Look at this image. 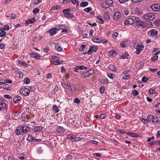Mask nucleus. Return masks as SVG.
I'll return each instance as SVG.
<instances>
[{
  "mask_svg": "<svg viewBox=\"0 0 160 160\" xmlns=\"http://www.w3.org/2000/svg\"><path fill=\"white\" fill-rule=\"evenodd\" d=\"M69 88H70L71 91L73 92H75L76 91L77 89L75 86L73 84H71L70 83H69Z\"/></svg>",
  "mask_w": 160,
  "mask_h": 160,
  "instance_id": "17",
  "label": "nucleus"
},
{
  "mask_svg": "<svg viewBox=\"0 0 160 160\" xmlns=\"http://www.w3.org/2000/svg\"><path fill=\"white\" fill-rule=\"evenodd\" d=\"M158 4H155L154 5H152L151 6V8L153 10V11H158Z\"/></svg>",
  "mask_w": 160,
  "mask_h": 160,
  "instance_id": "16",
  "label": "nucleus"
},
{
  "mask_svg": "<svg viewBox=\"0 0 160 160\" xmlns=\"http://www.w3.org/2000/svg\"><path fill=\"white\" fill-rule=\"evenodd\" d=\"M103 16L104 18V19L106 20H109L110 18L108 12H107L106 13H104Z\"/></svg>",
  "mask_w": 160,
  "mask_h": 160,
  "instance_id": "30",
  "label": "nucleus"
},
{
  "mask_svg": "<svg viewBox=\"0 0 160 160\" xmlns=\"http://www.w3.org/2000/svg\"><path fill=\"white\" fill-rule=\"evenodd\" d=\"M134 48L136 49L142 50L144 48V46L142 42L137 43L134 45Z\"/></svg>",
  "mask_w": 160,
  "mask_h": 160,
  "instance_id": "8",
  "label": "nucleus"
},
{
  "mask_svg": "<svg viewBox=\"0 0 160 160\" xmlns=\"http://www.w3.org/2000/svg\"><path fill=\"white\" fill-rule=\"evenodd\" d=\"M68 9H64L63 10L62 12L65 15H64V17L66 18H69L70 17V18H72L73 17V14L70 12H68Z\"/></svg>",
  "mask_w": 160,
  "mask_h": 160,
  "instance_id": "7",
  "label": "nucleus"
},
{
  "mask_svg": "<svg viewBox=\"0 0 160 160\" xmlns=\"http://www.w3.org/2000/svg\"><path fill=\"white\" fill-rule=\"evenodd\" d=\"M142 17L145 19L152 20L155 18V15L153 13H149L144 15Z\"/></svg>",
  "mask_w": 160,
  "mask_h": 160,
  "instance_id": "3",
  "label": "nucleus"
},
{
  "mask_svg": "<svg viewBox=\"0 0 160 160\" xmlns=\"http://www.w3.org/2000/svg\"><path fill=\"white\" fill-rule=\"evenodd\" d=\"M29 119V117L28 116H26L25 118L23 117L22 118V120L24 121H27Z\"/></svg>",
  "mask_w": 160,
  "mask_h": 160,
  "instance_id": "63",
  "label": "nucleus"
},
{
  "mask_svg": "<svg viewBox=\"0 0 160 160\" xmlns=\"http://www.w3.org/2000/svg\"><path fill=\"white\" fill-rule=\"evenodd\" d=\"M98 48V47L97 46H91L89 50L88 51V54L90 55L91 54L93 51L96 52Z\"/></svg>",
  "mask_w": 160,
  "mask_h": 160,
  "instance_id": "9",
  "label": "nucleus"
},
{
  "mask_svg": "<svg viewBox=\"0 0 160 160\" xmlns=\"http://www.w3.org/2000/svg\"><path fill=\"white\" fill-rule=\"evenodd\" d=\"M21 100V97L19 96H17L14 97L13 99V101L14 103H17L18 101Z\"/></svg>",
  "mask_w": 160,
  "mask_h": 160,
  "instance_id": "25",
  "label": "nucleus"
},
{
  "mask_svg": "<svg viewBox=\"0 0 160 160\" xmlns=\"http://www.w3.org/2000/svg\"><path fill=\"white\" fill-rule=\"evenodd\" d=\"M155 24L158 26L160 25V20H156L154 21Z\"/></svg>",
  "mask_w": 160,
  "mask_h": 160,
  "instance_id": "62",
  "label": "nucleus"
},
{
  "mask_svg": "<svg viewBox=\"0 0 160 160\" xmlns=\"http://www.w3.org/2000/svg\"><path fill=\"white\" fill-rule=\"evenodd\" d=\"M97 18L99 20V22L101 24H103L104 23V21L102 19L101 16L99 15L98 16H97Z\"/></svg>",
  "mask_w": 160,
  "mask_h": 160,
  "instance_id": "37",
  "label": "nucleus"
},
{
  "mask_svg": "<svg viewBox=\"0 0 160 160\" xmlns=\"http://www.w3.org/2000/svg\"><path fill=\"white\" fill-rule=\"evenodd\" d=\"M148 92L150 94H155L156 93V92L155 90V89H153L151 88L149 90Z\"/></svg>",
  "mask_w": 160,
  "mask_h": 160,
  "instance_id": "35",
  "label": "nucleus"
},
{
  "mask_svg": "<svg viewBox=\"0 0 160 160\" xmlns=\"http://www.w3.org/2000/svg\"><path fill=\"white\" fill-rule=\"evenodd\" d=\"M134 20L136 26L140 27L143 28L145 27V25H144V22L141 21L137 17H135L134 18Z\"/></svg>",
  "mask_w": 160,
  "mask_h": 160,
  "instance_id": "1",
  "label": "nucleus"
},
{
  "mask_svg": "<svg viewBox=\"0 0 160 160\" xmlns=\"http://www.w3.org/2000/svg\"><path fill=\"white\" fill-rule=\"evenodd\" d=\"M107 76L109 78L112 79H113L115 77L114 75L111 73H108Z\"/></svg>",
  "mask_w": 160,
  "mask_h": 160,
  "instance_id": "42",
  "label": "nucleus"
},
{
  "mask_svg": "<svg viewBox=\"0 0 160 160\" xmlns=\"http://www.w3.org/2000/svg\"><path fill=\"white\" fill-rule=\"evenodd\" d=\"M49 33L51 36H53L56 33L55 28H53L50 29L49 31Z\"/></svg>",
  "mask_w": 160,
  "mask_h": 160,
  "instance_id": "22",
  "label": "nucleus"
},
{
  "mask_svg": "<svg viewBox=\"0 0 160 160\" xmlns=\"http://www.w3.org/2000/svg\"><path fill=\"white\" fill-rule=\"evenodd\" d=\"M6 106L5 103L2 102L0 103V110H1L2 108H5Z\"/></svg>",
  "mask_w": 160,
  "mask_h": 160,
  "instance_id": "36",
  "label": "nucleus"
},
{
  "mask_svg": "<svg viewBox=\"0 0 160 160\" xmlns=\"http://www.w3.org/2000/svg\"><path fill=\"white\" fill-rule=\"evenodd\" d=\"M65 130L64 128L60 126H58L57 127L56 131L58 132L61 133L64 132Z\"/></svg>",
  "mask_w": 160,
  "mask_h": 160,
  "instance_id": "14",
  "label": "nucleus"
},
{
  "mask_svg": "<svg viewBox=\"0 0 160 160\" xmlns=\"http://www.w3.org/2000/svg\"><path fill=\"white\" fill-rule=\"evenodd\" d=\"M128 42V41H125L122 42L120 43V45L121 47L124 48L126 47V45L127 44V43Z\"/></svg>",
  "mask_w": 160,
  "mask_h": 160,
  "instance_id": "38",
  "label": "nucleus"
},
{
  "mask_svg": "<svg viewBox=\"0 0 160 160\" xmlns=\"http://www.w3.org/2000/svg\"><path fill=\"white\" fill-rule=\"evenodd\" d=\"M106 117V115L104 114H101L99 116V118L101 119H103L104 118Z\"/></svg>",
  "mask_w": 160,
  "mask_h": 160,
  "instance_id": "61",
  "label": "nucleus"
},
{
  "mask_svg": "<svg viewBox=\"0 0 160 160\" xmlns=\"http://www.w3.org/2000/svg\"><path fill=\"white\" fill-rule=\"evenodd\" d=\"M158 32L155 29H152L148 32V35L152 37H157Z\"/></svg>",
  "mask_w": 160,
  "mask_h": 160,
  "instance_id": "5",
  "label": "nucleus"
},
{
  "mask_svg": "<svg viewBox=\"0 0 160 160\" xmlns=\"http://www.w3.org/2000/svg\"><path fill=\"white\" fill-rule=\"evenodd\" d=\"M23 131V133L27 132L30 130L29 128L27 126H24L22 127Z\"/></svg>",
  "mask_w": 160,
  "mask_h": 160,
  "instance_id": "29",
  "label": "nucleus"
},
{
  "mask_svg": "<svg viewBox=\"0 0 160 160\" xmlns=\"http://www.w3.org/2000/svg\"><path fill=\"white\" fill-rule=\"evenodd\" d=\"M112 3V0H108L107 1H105L102 4V7L107 8L110 7Z\"/></svg>",
  "mask_w": 160,
  "mask_h": 160,
  "instance_id": "6",
  "label": "nucleus"
},
{
  "mask_svg": "<svg viewBox=\"0 0 160 160\" xmlns=\"http://www.w3.org/2000/svg\"><path fill=\"white\" fill-rule=\"evenodd\" d=\"M36 20L35 18H32L28 19L25 22V24L28 25L29 24L33 23Z\"/></svg>",
  "mask_w": 160,
  "mask_h": 160,
  "instance_id": "15",
  "label": "nucleus"
},
{
  "mask_svg": "<svg viewBox=\"0 0 160 160\" xmlns=\"http://www.w3.org/2000/svg\"><path fill=\"white\" fill-rule=\"evenodd\" d=\"M130 78V76L129 75H124L122 78L123 79L128 80Z\"/></svg>",
  "mask_w": 160,
  "mask_h": 160,
  "instance_id": "56",
  "label": "nucleus"
},
{
  "mask_svg": "<svg viewBox=\"0 0 160 160\" xmlns=\"http://www.w3.org/2000/svg\"><path fill=\"white\" fill-rule=\"evenodd\" d=\"M5 45L3 43H1L0 44V49H3L5 48Z\"/></svg>",
  "mask_w": 160,
  "mask_h": 160,
  "instance_id": "58",
  "label": "nucleus"
},
{
  "mask_svg": "<svg viewBox=\"0 0 160 160\" xmlns=\"http://www.w3.org/2000/svg\"><path fill=\"white\" fill-rule=\"evenodd\" d=\"M2 29L5 30H8L10 29V28L9 25L7 24L4 26Z\"/></svg>",
  "mask_w": 160,
  "mask_h": 160,
  "instance_id": "49",
  "label": "nucleus"
},
{
  "mask_svg": "<svg viewBox=\"0 0 160 160\" xmlns=\"http://www.w3.org/2000/svg\"><path fill=\"white\" fill-rule=\"evenodd\" d=\"M85 47H86V45H85L84 44L82 45L81 46V47L80 48H79V51L81 52L83 51V49H84L85 48Z\"/></svg>",
  "mask_w": 160,
  "mask_h": 160,
  "instance_id": "55",
  "label": "nucleus"
},
{
  "mask_svg": "<svg viewBox=\"0 0 160 160\" xmlns=\"http://www.w3.org/2000/svg\"><path fill=\"white\" fill-rule=\"evenodd\" d=\"M39 11V9L37 8H35L33 9L32 12L34 14H35L38 12Z\"/></svg>",
  "mask_w": 160,
  "mask_h": 160,
  "instance_id": "48",
  "label": "nucleus"
},
{
  "mask_svg": "<svg viewBox=\"0 0 160 160\" xmlns=\"http://www.w3.org/2000/svg\"><path fill=\"white\" fill-rule=\"evenodd\" d=\"M108 68L110 70L114 72H116L117 71V69L115 68L114 66L112 64H109L108 66Z\"/></svg>",
  "mask_w": 160,
  "mask_h": 160,
  "instance_id": "23",
  "label": "nucleus"
},
{
  "mask_svg": "<svg viewBox=\"0 0 160 160\" xmlns=\"http://www.w3.org/2000/svg\"><path fill=\"white\" fill-rule=\"evenodd\" d=\"M144 25H145V27L147 26L148 27H151L152 26V23L148 20H145L144 21Z\"/></svg>",
  "mask_w": 160,
  "mask_h": 160,
  "instance_id": "18",
  "label": "nucleus"
},
{
  "mask_svg": "<svg viewBox=\"0 0 160 160\" xmlns=\"http://www.w3.org/2000/svg\"><path fill=\"white\" fill-rule=\"evenodd\" d=\"M141 121L144 124H147L149 122V120L148 119H145L144 118H141L140 119Z\"/></svg>",
  "mask_w": 160,
  "mask_h": 160,
  "instance_id": "33",
  "label": "nucleus"
},
{
  "mask_svg": "<svg viewBox=\"0 0 160 160\" xmlns=\"http://www.w3.org/2000/svg\"><path fill=\"white\" fill-rule=\"evenodd\" d=\"M31 57L33 58L37 59H39L40 58V56L38 53L32 52L30 54Z\"/></svg>",
  "mask_w": 160,
  "mask_h": 160,
  "instance_id": "13",
  "label": "nucleus"
},
{
  "mask_svg": "<svg viewBox=\"0 0 160 160\" xmlns=\"http://www.w3.org/2000/svg\"><path fill=\"white\" fill-rule=\"evenodd\" d=\"M18 63L19 64L22 65L23 66H24L25 67H28V65L26 63H25L21 61L20 60H19L18 61Z\"/></svg>",
  "mask_w": 160,
  "mask_h": 160,
  "instance_id": "28",
  "label": "nucleus"
},
{
  "mask_svg": "<svg viewBox=\"0 0 160 160\" xmlns=\"http://www.w3.org/2000/svg\"><path fill=\"white\" fill-rule=\"evenodd\" d=\"M52 109L55 113L58 112L59 111V109L57 105H53L52 107Z\"/></svg>",
  "mask_w": 160,
  "mask_h": 160,
  "instance_id": "27",
  "label": "nucleus"
},
{
  "mask_svg": "<svg viewBox=\"0 0 160 160\" xmlns=\"http://www.w3.org/2000/svg\"><path fill=\"white\" fill-rule=\"evenodd\" d=\"M30 92V89L27 88V87H24L20 90V93H22L24 96L29 95Z\"/></svg>",
  "mask_w": 160,
  "mask_h": 160,
  "instance_id": "2",
  "label": "nucleus"
},
{
  "mask_svg": "<svg viewBox=\"0 0 160 160\" xmlns=\"http://www.w3.org/2000/svg\"><path fill=\"white\" fill-rule=\"evenodd\" d=\"M78 67L80 70H86L87 69V67L86 66L82 65L79 66Z\"/></svg>",
  "mask_w": 160,
  "mask_h": 160,
  "instance_id": "52",
  "label": "nucleus"
},
{
  "mask_svg": "<svg viewBox=\"0 0 160 160\" xmlns=\"http://www.w3.org/2000/svg\"><path fill=\"white\" fill-rule=\"evenodd\" d=\"M148 79V78H147L146 77L144 76L142 77V81L143 82L145 83L147 82Z\"/></svg>",
  "mask_w": 160,
  "mask_h": 160,
  "instance_id": "40",
  "label": "nucleus"
},
{
  "mask_svg": "<svg viewBox=\"0 0 160 160\" xmlns=\"http://www.w3.org/2000/svg\"><path fill=\"white\" fill-rule=\"evenodd\" d=\"M118 35V32H114L112 35V37L113 38L116 39L117 38Z\"/></svg>",
  "mask_w": 160,
  "mask_h": 160,
  "instance_id": "47",
  "label": "nucleus"
},
{
  "mask_svg": "<svg viewBox=\"0 0 160 160\" xmlns=\"http://www.w3.org/2000/svg\"><path fill=\"white\" fill-rule=\"evenodd\" d=\"M129 56V55L128 53H123L121 56V58L124 59L125 58H128V56Z\"/></svg>",
  "mask_w": 160,
  "mask_h": 160,
  "instance_id": "26",
  "label": "nucleus"
},
{
  "mask_svg": "<svg viewBox=\"0 0 160 160\" xmlns=\"http://www.w3.org/2000/svg\"><path fill=\"white\" fill-rule=\"evenodd\" d=\"M131 137L134 138L138 137V135L136 133H131Z\"/></svg>",
  "mask_w": 160,
  "mask_h": 160,
  "instance_id": "57",
  "label": "nucleus"
},
{
  "mask_svg": "<svg viewBox=\"0 0 160 160\" xmlns=\"http://www.w3.org/2000/svg\"><path fill=\"white\" fill-rule=\"evenodd\" d=\"M27 139L30 142H33L34 138L31 135H29L27 138Z\"/></svg>",
  "mask_w": 160,
  "mask_h": 160,
  "instance_id": "39",
  "label": "nucleus"
},
{
  "mask_svg": "<svg viewBox=\"0 0 160 160\" xmlns=\"http://www.w3.org/2000/svg\"><path fill=\"white\" fill-rule=\"evenodd\" d=\"M61 85L62 87L65 89H68L69 88V84L68 83L67 84L62 83Z\"/></svg>",
  "mask_w": 160,
  "mask_h": 160,
  "instance_id": "34",
  "label": "nucleus"
},
{
  "mask_svg": "<svg viewBox=\"0 0 160 160\" xmlns=\"http://www.w3.org/2000/svg\"><path fill=\"white\" fill-rule=\"evenodd\" d=\"M18 74L19 78H23V73L22 71H19L18 72Z\"/></svg>",
  "mask_w": 160,
  "mask_h": 160,
  "instance_id": "54",
  "label": "nucleus"
},
{
  "mask_svg": "<svg viewBox=\"0 0 160 160\" xmlns=\"http://www.w3.org/2000/svg\"><path fill=\"white\" fill-rule=\"evenodd\" d=\"M62 61L61 60H57L56 61H55L53 62V64L55 65H58L59 64H61L62 63Z\"/></svg>",
  "mask_w": 160,
  "mask_h": 160,
  "instance_id": "41",
  "label": "nucleus"
},
{
  "mask_svg": "<svg viewBox=\"0 0 160 160\" xmlns=\"http://www.w3.org/2000/svg\"><path fill=\"white\" fill-rule=\"evenodd\" d=\"M54 44H55V48L56 50L58 52H61L62 51V48L58 43H55Z\"/></svg>",
  "mask_w": 160,
  "mask_h": 160,
  "instance_id": "19",
  "label": "nucleus"
},
{
  "mask_svg": "<svg viewBox=\"0 0 160 160\" xmlns=\"http://www.w3.org/2000/svg\"><path fill=\"white\" fill-rule=\"evenodd\" d=\"M117 132L118 133H125V132L122 129L118 130L117 131Z\"/></svg>",
  "mask_w": 160,
  "mask_h": 160,
  "instance_id": "60",
  "label": "nucleus"
},
{
  "mask_svg": "<svg viewBox=\"0 0 160 160\" xmlns=\"http://www.w3.org/2000/svg\"><path fill=\"white\" fill-rule=\"evenodd\" d=\"M92 8L90 7L85 8L84 9V11L86 12H89L92 10Z\"/></svg>",
  "mask_w": 160,
  "mask_h": 160,
  "instance_id": "45",
  "label": "nucleus"
},
{
  "mask_svg": "<svg viewBox=\"0 0 160 160\" xmlns=\"http://www.w3.org/2000/svg\"><path fill=\"white\" fill-rule=\"evenodd\" d=\"M101 82L104 84H107L108 82V79L106 78L102 79Z\"/></svg>",
  "mask_w": 160,
  "mask_h": 160,
  "instance_id": "50",
  "label": "nucleus"
},
{
  "mask_svg": "<svg viewBox=\"0 0 160 160\" xmlns=\"http://www.w3.org/2000/svg\"><path fill=\"white\" fill-rule=\"evenodd\" d=\"M94 70L92 69H90L88 71H87L86 73V76L89 77L94 72Z\"/></svg>",
  "mask_w": 160,
  "mask_h": 160,
  "instance_id": "21",
  "label": "nucleus"
},
{
  "mask_svg": "<svg viewBox=\"0 0 160 160\" xmlns=\"http://www.w3.org/2000/svg\"><path fill=\"white\" fill-rule=\"evenodd\" d=\"M158 57L157 55H155L152 57L151 59L153 61H156L158 59Z\"/></svg>",
  "mask_w": 160,
  "mask_h": 160,
  "instance_id": "59",
  "label": "nucleus"
},
{
  "mask_svg": "<svg viewBox=\"0 0 160 160\" xmlns=\"http://www.w3.org/2000/svg\"><path fill=\"white\" fill-rule=\"evenodd\" d=\"M30 79L28 78H26L24 79V82L25 83L28 84L30 82Z\"/></svg>",
  "mask_w": 160,
  "mask_h": 160,
  "instance_id": "43",
  "label": "nucleus"
},
{
  "mask_svg": "<svg viewBox=\"0 0 160 160\" xmlns=\"http://www.w3.org/2000/svg\"><path fill=\"white\" fill-rule=\"evenodd\" d=\"M109 55H116L117 54V52L116 51L114 50H111L110 51L108 52Z\"/></svg>",
  "mask_w": 160,
  "mask_h": 160,
  "instance_id": "31",
  "label": "nucleus"
},
{
  "mask_svg": "<svg viewBox=\"0 0 160 160\" xmlns=\"http://www.w3.org/2000/svg\"><path fill=\"white\" fill-rule=\"evenodd\" d=\"M105 88L104 86H101L100 88L99 92L101 93H103L105 91Z\"/></svg>",
  "mask_w": 160,
  "mask_h": 160,
  "instance_id": "44",
  "label": "nucleus"
},
{
  "mask_svg": "<svg viewBox=\"0 0 160 160\" xmlns=\"http://www.w3.org/2000/svg\"><path fill=\"white\" fill-rule=\"evenodd\" d=\"M15 132L17 135H21L23 133V131L22 127L21 126L18 127L15 130Z\"/></svg>",
  "mask_w": 160,
  "mask_h": 160,
  "instance_id": "10",
  "label": "nucleus"
},
{
  "mask_svg": "<svg viewBox=\"0 0 160 160\" xmlns=\"http://www.w3.org/2000/svg\"><path fill=\"white\" fill-rule=\"evenodd\" d=\"M42 129V126H36L34 127L33 131L37 132L41 130Z\"/></svg>",
  "mask_w": 160,
  "mask_h": 160,
  "instance_id": "20",
  "label": "nucleus"
},
{
  "mask_svg": "<svg viewBox=\"0 0 160 160\" xmlns=\"http://www.w3.org/2000/svg\"><path fill=\"white\" fill-rule=\"evenodd\" d=\"M88 3L87 2H82L80 4V6L81 7H84L88 6Z\"/></svg>",
  "mask_w": 160,
  "mask_h": 160,
  "instance_id": "32",
  "label": "nucleus"
},
{
  "mask_svg": "<svg viewBox=\"0 0 160 160\" xmlns=\"http://www.w3.org/2000/svg\"><path fill=\"white\" fill-rule=\"evenodd\" d=\"M80 101V100L78 98H75L74 100V102L77 104H79Z\"/></svg>",
  "mask_w": 160,
  "mask_h": 160,
  "instance_id": "51",
  "label": "nucleus"
},
{
  "mask_svg": "<svg viewBox=\"0 0 160 160\" xmlns=\"http://www.w3.org/2000/svg\"><path fill=\"white\" fill-rule=\"evenodd\" d=\"M121 16L120 12H115L113 15V17L114 19L117 20Z\"/></svg>",
  "mask_w": 160,
  "mask_h": 160,
  "instance_id": "12",
  "label": "nucleus"
},
{
  "mask_svg": "<svg viewBox=\"0 0 160 160\" xmlns=\"http://www.w3.org/2000/svg\"><path fill=\"white\" fill-rule=\"evenodd\" d=\"M6 34V33L4 31H2L0 32V36L1 37H3L5 36Z\"/></svg>",
  "mask_w": 160,
  "mask_h": 160,
  "instance_id": "46",
  "label": "nucleus"
},
{
  "mask_svg": "<svg viewBox=\"0 0 160 160\" xmlns=\"http://www.w3.org/2000/svg\"><path fill=\"white\" fill-rule=\"evenodd\" d=\"M134 18H127L126 20L124 22V24L126 25L132 24L134 23Z\"/></svg>",
  "mask_w": 160,
  "mask_h": 160,
  "instance_id": "11",
  "label": "nucleus"
},
{
  "mask_svg": "<svg viewBox=\"0 0 160 160\" xmlns=\"http://www.w3.org/2000/svg\"><path fill=\"white\" fill-rule=\"evenodd\" d=\"M147 118L149 120V122L152 120V123L158 122L159 121V119L158 117L156 116L154 117L152 115H149L147 116Z\"/></svg>",
  "mask_w": 160,
  "mask_h": 160,
  "instance_id": "4",
  "label": "nucleus"
},
{
  "mask_svg": "<svg viewBox=\"0 0 160 160\" xmlns=\"http://www.w3.org/2000/svg\"><path fill=\"white\" fill-rule=\"evenodd\" d=\"M44 51L45 52H48L49 51V48L47 46H46V47L44 49Z\"/></svg>",
  "mask_w": 160,
  "mask_h": 160,
  "instance_id": "64",
  "label": "nucleus"
},
{
  "mask_svg": "<svg viewBox=\"0 0 160 160\" xmlns=\"http://www.w3.org/2000/svg\"><path fill=\"white\" fill-rule=\"evenodd\" d=\"M92 41L98 43H100L101 40H100L99 38L96 37H93L92 38Z\"/></svg>",
  "mask_w": 160,
  "mask_h": 160,
  "instance_id": "24",
  "label": "nucleus"
},
{
  "mask_svg": "<svg viewBox=\"0 0 160 160\" xmlns=\"http://www.w3.org/2000/svg\"><path fill=\"white\" fill-rule=\"evenodd\" d=\"M132 93L133 96H136L138 93L139 92L137 90H134L132 92Z\"/></svg>",
  "mask_w": 160,
  "mask_h": 160,
  "instance_id": "53",
  "label": "nucleus"
}]
</instances>
